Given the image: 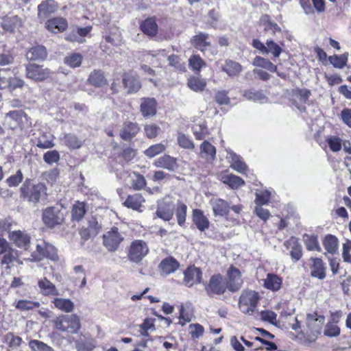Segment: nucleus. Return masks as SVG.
Listing matches in <instances>:
<instances>
[{"instance_id": "obj_40", "label": "nucleus", "mask_w": 351, "mask_h": 351, "mask_svg": "<svg viewBox=\"0 0 351 351\" xmlns=\"http://www.w3.org/2000/svg\"><path fill=\"white\" fill-rule=\"evenodd\" d=\"M145 202V199L140 193H136L132 195H129L124 202V205L133 210H138L142 204Z\"/></svg>"}, {"instance_id": "obj_62", "label": "nucleus", "mask_w": 351, "mask_h": 351, "mask_svg": "<svg viewBox=\"0 0 351 351\" xmlns=\"http://www.w3.org/2000/svg\"><path fill=\"white\" fill-rule=\"evenodd\" d=\"M326 142L333 152H337L341 149L342 140L336 136H330L326 138Z\"/></svg>"}, {"instance_id": "obj_23", "label": "nucleus", "mask_w": 351, "mask_h": 351, "mask_svg": "<svg viewBox=\"0 0 351 351\" xmlns=\"http://www.w3.org/2000/svg\"><path fill=\"white\" fill-rule=\"evenodd\" d=\"M156 215L165 221H169L173 215V208L170 202H161L158 204Z\"/></svg>"}, {"instance_id": "obj_53", "label": "nucleus", "mask_w": 351, "mask_h": 351, "mask_svg": "<svg viewBox=\"0 0 351 351\" xmlns=\"http://www.w3.org/2000/svg\"><path fill=\"white\" fill-rule=\"evenodd\" d=\"M39 306L40 303L38 302L31 301L27 300H19L15 305V307L21 311L32 310Z\"/></svg>"}, {"instance_id": "obj_5", "label": "nucleus", "mask_w": 351, "mask_h": 351, "mask_svg": "<svg viewBox=\"0 0 351 351\" xmlns=\"http://www.w3.org/2000/svg\"><path fill=\"white\" fill-rule=\"evenodd\" d=\"M148 252L149 248L145 241L135 240L130 244L128 256L130 261L138 263L143 259Z\"/></svg>"}, {"instance_id": "obj_36", "label": "nucleus", "mask_w": 351, "mask_h": 351, "mask_svg": "<svg viewBox=\"0 0 351 351\" xmlns=\"http://www.w3.org/2000/svg\"><path fill=\"white\" fill-rule=\"evenodd\" d=\"M191 43L194 47L202 51L207 49L210 45L208 41V35L202 33L194 36L191 38Z\"/></svg>"}, {"instance_id": "obj_16", "label": "nucleus", "mask_w": 351, "mask_h": 351, "mask_svg": "<svg viewBox=\"0 0 351 351\" xmlns=\"http://www.w3.org/2000/svg\"><path fill=\"white\" fill-rule=\"evenodd\" d=\"M58 5L54 0H46L38 6V15L40 19H45L49 14L54 13Z\"/></svg>"}, {"instance_id": "obj_19", "label": "nucleus", "mask_w": 351, "mask_h": 351, "mask_svg": "<svg viewBox=\"0 0 351 351\" xmlns=\"http://www.w3.org/2000/svg\"><path fill=\"white\" fill-rule=\"evenodd\" d=\"M140 128L136 123L128 122L124 123L120 132V136L124 141L134 138L139 132Z\"/></svg>"}, {"instance_id": "obj_24", "label": "nucleus", "mask_w": 351, "mask_h": 351, "mask_svg": "<svg viewBox=\"0 0 351 351\" xmlns=\"http://www.w3.org/2000/svg\"><path fill=\"white\" fill-rule=\"evenodd\" d=\"M22 25L21 19L16 15L5 16L1 23L3 29L5 31L12 32L18 29Z\"/></svg>"}, {"instance_id": "obj_12", "label": "nucleus", "mask_w": 351, "mask_h": 351, "mask_svg": "<svg viewBox=\"0 0 351 351\" xmlns=\"http://www.w3.org/2000/svg\"><path fill=\"white\" fill-rule=\"evenodd\" d=\"M8 237L18 247L27 249L30 243L29 236L21 230L10 232Z\"/></svg>"}, {"instance_id": "obj_1", "label": "nucleus", "mask_w": 351, "mask_h": 351, "mask_svg": "<svg viewBox=\"0 0 351 351\" xmlns=\"http://www.w3.org/2000/svg\"><path fill=\"white\" fill-rule=\"evenodd\" d=\"M51 322L54 328L62 332L75 334L81 328L80 318L75 314L61 315Z\"/></svg>"}, {"instance_id": "obj_59", "label": "nucleus", "mask_w": 351, "mask_h": 351, "mask_svg": "<svg viewBox=\"0 0 351 351\" xmlns=\"http://www.w3.org/2000/svg\"><path fill=\"white\" fill-rule=\"evenodd\" d=\"M243 96L248 100L264 102L267 99L265 95L261 91L245 90Z\"/></svg>"}, {"instance_id": "obj_43", "label": "nucleus", "mask_w": 351, "mask_h": 351, "mask_svg": "<svg viewBox=\"0 0 351 351\" xmlns=\"http://www.w3.org/2000/svg\"><path fill=\"white\" fill-rule=\"evenodd\" d=\"M91 29L92 27L90 26L77 28L76 30H73L72 33L66 37V40L72 42L82 43L84 40L79 36L84 37L86 36L90 32Z\"/></svg>"}, {"instance_id": "obj_20", "label": "nucleus", "mask_w": 351, "mask_h": 351, "mask_svg": "<svg viewBox=\"0 0 351 351\" xmlns=\"http://www.w3.org/2000/svg\"><path fill=\"white\" fill-rule=\"evenodd\" d=\"M215 215L225 216L228 215L230 204L222 199H213L210 201Z\"/></svg>"}, {"instance_id": "obj_15", "label": "nucleus", "mask_w": 351, "mask_h": 351, "mask_svg": "<svg viewBox=\"0 0 351 351\" xmlns=\"http://www.w3.org/2000/svg\"><path fill=\"white\" fill-rule=\"evenodd\" d=\"M153 164L156 167L163 168L171 171H173L178 167L177 159L167 154L155 160Z\"/></svg>"}, {"instance_id": "obj_28", "label": "nucleus", "mask_w": 351, "mask_h": 351, "mask_svg": "<svg viewBox=\"0 0 351 351\" xmlns=\"http://www.w3.org/2000/svg\"><path fill=\"white\" fill-rule=\"evenodd\" d=\"M123 83L124 86L128 89V93L137 92L141 86L139 80L134 75L130 73H126L124 75Z\"/></svg>"}, {"instance_id": "obj_48", "label": "nucleus", "mask_w": 351, "mask_h": 351, "mask_svg": "<svg viewBox=\"0 0 351 351\" xmlns=\"http://www.w3.org/2000/svg\"><path fill=\"white\" fill-rule=\"evenodd\" d=\"M324 322V317L319 316L316 318L314 317L313 315H308L307 317V324L308 328L311 329L313 332H319L322 324Z\"/></svg>"}, {"instance_id": "obj_14", "label": "nucleus", "mask_w": 351, "mask_h": 351, "mask_svg": "<svg viewBox=\"0 0 351 351\" xmlns=\"http://www.w3.org/2000/svg\"><path fill=\"white\" fill-rule=\"evenodd\" d=\"M311 261L312 265L310 267L311 276L319 280L324 279L326 276V267L323 261L319 258H311Z\"/></svg>"}, {"instance_id": "obj_30", "label": "nucleus", "mask_w": 351, "mask_h": 351, "mask_svg": "<svg viewBox=\"0 0 351 351\" xmlns=\"http://www.w3.org/2000/svg\"><path fill=\"white\" fill-rule=\"evenodd\" d=\"M287 249L291 250L290 254L291 257L295 261H298L302 256V247L298 239L291 237L285 243Z\"/></svg>"}, {"instance_id": "obj_39", "label": "nucleus", "mask_w": 351, "mask_h": 351, "mask_svg": "<svg viewBox=\"0 0 351 351\" xmlns=\"http://www.w3.org/2000/svg\"><path fill=\"white\" fill-rule=\"evenodd\" d=\"M178 262L170 257L164 259L160 264L162 272L166 275L175 272L179 267Z\"/></svg>"}, {"instance_id": "obj_63", "label": "nucleus", "mask_w": 351, "mask_h": 351, "mask_svg": "<svg viewBox=\"0 0 351 351\" xmlns=\"http://www.w3.org/2000/svg\"><path fill=\"white\" fill-rule=\"evenodd\" d=\"M29 346L33 351H54L51 346L38 340H31Z\"/></svg>"}, {"instance_id": "obj_22", "label": "nucleus", "mask_w": 351, "mask_h": 351, "mask_svg": "<svg viewBox=\"0 0 351 351\" xmlns=\"http://www.w3.org/2000/svg\"><path fill=\"white\" fill-rule=\"evenodd\" d=\"M200 156L208 162H213L216 158V148L208 141H205L200 145Z\"/></svg>"}, {"instance_id": "obj_2", "label": "nucleus", "mask_w": 351, "mask_h": 351, "mask_svg": "<svg viewBox=\"0 0 351 351\" xmlns=\"http://www.w3.org/2000/svg\"><path fill=\"white\" fill-rule=\"evenodd\" d=\"M260 298L258 293L252 290L242 291L239 300V308L244 314L252 315L255 311Z\"/></svg>"}, {"instance_id": "obj_3", "label": "nucleus", "mask_w": 351, "mask_h": 351, "mask_svg": "<svg viewBox=\"0 0 351 351\" xmlns=\"http://www.w3.org/2000/svg\"><path fill=\"white\" fill-rule=\"evenodd\" d=\"M46 186L43 183L33 184L26 180L21 188L22 196L29 202L37 203L46 195Z\"/></svg>"}, {"instance_id": "obj_47", "label": "nucleus", "mask_w": 351, "mask_h": 351, "mask_svg": "<svg viewBox=\"0 0 351 351\" xmlns=\"http://www.w3.org/2000/svg\"><path fill=\"white\" fill-rule=\"evenodd\" d=\"M61 141L64 145L71 149H78L82 146V141L75 135L71 134H65Z\"/></svg>"}, {"instance_id": "obj_27", "label": "nucleus", "mask_w": 351, "mask_h": 351, "mask_svg": "<svg viewBox=\"0 0 351 351\" xmlns=\"http://www.w3.org/2000/svg\"><path fill=\"white\" fill-rule=\"evenodd\" d=\"M226 158L231 163V167L239 173H243L247 170L246 164L241 160L240 156H237L232 151H227Z\"/></svg>"}, {"instance_id": "obj_29", "label": "nucleus", "mask_w": 351, "mask_h": 351, "mask_svg": "<svg viewBox=\"0 0 351 351\" xmlns=\"http://www.w3.org/2000/svg\"><path fill=\"white\" fill-rule=\"evenodd\" d=\"M143 117L154 116L156 113V101L154 98H145L141 104Z\"/></svg>"}, {"instance_id": "obj_26", "label": "nucleus", "mask_w": 351, "mask_h": 351, "mask_svg": "<svg viewBox=\"0 0 351 351\" xmlns=\"http://www.w3.org/2000/svg\"><path fill=\"white\" fill-rule=\"evenodd\" d=\"M47 49L42 45L30 48L26 53L27 59L30 61L43 60L47 58Z\"/></svg>"}, {"instance_id": "obj_37", "label": "nucleus", "mask_w": 351, "mask_h": 351, "mask_svg": "<svg viewBox=\"0 0 351 351\" xmlns=\"http://www.w3.org/2000/svg\"><path fill=\"white\" fill-rule=\"evenodd\" d=\"M282 279L276 274H268L264 280V286L266 289L273 291H278L282 285Z\"/></svg>"}, {"instance_id": "obj_9", "label": "nucleus", "mask_w": 351, "mask_h": 351, "mask_svg": "<svg viewBox=\"0 0 351 351\" xmlns=\"http://www.w3.org/2000/svg\"><path fill=\"white\" fill-rule=\"evenodd\" d=\"M51 71L36 64H29L26 66V77L36 82H42L49 77Z\"/></svg>"}, {"instance_id": "obj_44", "label": "nucleus", "mask_w": 351, "mask_h": 351, "mask_svg": "<svg viewBox=\"0 0 351 351\" xmlns=\"http://www.w3.org/2000/svg\"><path fill=\"white\" fill-rule=\"evenodd\" d=\"M222 182L230 186L232 189H237L239 186H241L244 184V181L240 177L232 175H224L221 177Z\"/></svg>"}, {"instance_id": "obj_25", "label": "nucleus", "mask_w": 351, "mask_h": 351, "mask_svg": "<svg viewBox=\"0 0 351 351\" xmlns=\"http://www.w3.org/2000/svg\"><path fill=\"white\" fill-rule=\"evenodd\" d=\"M68 24L65 19L53 18L46 23V27L51 32H62L67 28Z\"/></svg>"}, {"instance_id": "obj_60", "label": "nucleus", "mask_w": 351, "mask_h": 351, "mask_svg": "<svg viewBox=\"0 0 351 351\" xmlns=\"http://www.w3.org/2000/svg\"><path fill=\"white\" fill-rule=\"evenodd\" d=\"M266 51L268 54L271 53L274 58H278L282 51V49L274 40H267L266 41Z\"/></svg>"}, {"instance_id": "obj_34", "label": "nucleus", "mask_w": 351, "mask_h": 351, "mask_svg": "<svg viewBox=\"0 0 351 351\" xmlns=\"http://www.w3.org/2000/svg\"><path fill=\"white\" fill-rule=\"evenodd\" d=\"M87 211V206L84 202H76L72 206L71 218L73 221H79L82 219Z\"/></svg>"}, {"instance_id": "obj_61", "label": "nucleus", "mask_w": 351, "mask_h": 351, "mask_svg": "<svg viewBox=\"0 0 351 351\" xmlns=\"http://www.w3.org/2000/svg\"><path fill=\"white\" fill-rule=\"evenodd\" d=\"M189 64L192 70L197 71H199L202 68L206 66V62L197 55H193L189 58Z\"/></svg>"}, {"instance_id": "obj_57", "label": "nucleus", "mask_w": 351, "mask_h": 351, "mask_svg": "<svg viewBox=\"0 0 351 351\" xmlns=\"http://www.w3.org/2000/svg\"><path fill=\"white\" fill-rule=\"evenodd\" d=\"M192 129L197 140H202L208 134V130L204 123L194 125Z\"/></svg>"}, {"instance_id": "obj_31", "label": "nucleus", "mask_w": 351, "mask_h": 351, "mask_svg": "<svg viewBox=\"0 0 351 351\" xmlns=\"http://www.w3.org/2000/svg\"><path fill=\"white\" fill-rule=\"evenodd\" d=\"M52 251H53V247L49 244L45 243L37 244L36 250L32 254V261H38L44 257H47Z\"/></svg>"}, {"instance_id": "obj_58", "label": "nucleus", "mask_w": 351, "mask_h": 351, "mask_svg": "<svg viewBox=\"0 0 351 351\" xmlns=\"http://www.w3.org/2000/svg\"><path fill=\"white\" fill-rule=\"evenodd\" d=\"M271 193L269 191L265 190H256L255 202L258 206L267 204L269 202Z\"/></svg>"}, {"instance_id": "obj_51", "label": "nucleus", "mask_w": 351, "mask_h": 351, "mask_svg": "<svg viewBox=\"0 0 351 351\" xmlns=\"http://www.w3.org/2000/svg\"><path fill=\"white\" fill-rule=\"evenodd\" d=\"M177 141L178 145L186 149H193L195 144L190 137L183 133L179 132L177 136Z\"/></svg>"}, {"instance_id": "obj_4", "label": "nucleus", "mask_w": 351, "mask_h": 351, "mask_svg": "<svg viewBox=\"0 0 351 351\" xmlns=\"http://www.w3.org/2000/svg\"><path fill=\"white\" fill-rule=\"evenodd\" d=\"M43 221L48 228L61 225L64 221V215L58 207H48L43 211Z\"/></svg>"}, {"instance_id": "obj_49", "label": "nucleus", "mask_w": 351, "mask_h": 351, "mask_svg": "<svg viewBox=\"0 0 351 351\" xmlns=\"http://www.w3.org/2000/svg\"><path fill=\"white\" fill-rule=\"evenodd\" d=\"M348 58V53H344L341 55H333L329 56L328 60L335 68L342 69L346 66Z\"/></svg>"}, {"instance_id": "obj_18", "label": "nucleus", "mask_w": 351, "mask_h": 351, "mask_svg": "<svg viewBox=\"0 0 351 351\" xmlns=\"http://www.w3.org/2000/svg\"><path fill=\"white\" fill-rule=\"evenodd\" d=\"M141 31L149 37L155 36L158 30V26L154 17H149L143 21L140 25Z\"/></svg>"}, {"instance_id": "obj_10", "label": "nucleus", "mask_w": 351, "mask_h": 351, "mask_svg": "<svg viewBox=\"0 0 351 351\" xmlns=\"http://www.w3.org/2000/svg\"><path fill=\"white\" fill-rule=\"evenodd\" d=\"M123 239V237L118 232V228H112L104 235V244L108 250L114 252L118 248Z\"/></svg>"}, {"instance_id": "obj_6", "label": "nucleus", "mask_w": 351, "mask_h": 351, "mask_svg": "<svg viewBox=\"0 0 351 351\" xmlns=\"http://www.w3.org/2000/svg\"><path fill=\"white\" fill-rule=\"evenodd\" d=\"M227 287L223 278L220 274H215L210 277L208 282L205 285V291L208 295H222L226 291Z\"/></svg>"}, {"instance_id": "obj_52", "label": "nucleus", "mask_w": 351, "mask_h": 351, "mask_svg": "<svg viewBox=\"0 0 351 351\" xmlns=\"http://www.w3.org/2000/svg\"><path fill=\"white\" fill-rule=\"evenodd\" d=\"M82 56L78 53H73L64 58V63L71 68H76L81 65Z\"/></svg>"}, {"instance_id": "obj_41", "label": "nucleus", "mask_w": 351, "mask_h": 351, "mask_svg": "<svg viewBox=\"0 0 351 351\" xmlns=\"http://www.w3.org/2000/svg\"><path fill=\"white\" fill-rule=\"evenodd\" d=\"M323 244L325 250L330 254H334L338 250V239L332 234H328L325 237Z\"/></svg>"}, {"instance_id": "obj_55", "label": "nucleus", "mask_w": 351, "mask_h": 351, "mask_svg": "<svg viewBox=\"0 0 351 351\" xmlns=\"http://www.w3.org/2000/svg\"><path fill=\"white\" fill-rule=\"evenodd\" d=\"M304 241L306 245V247L309 251H321V247L319 245V242L317 241V237L311 236V235H305Z\"/></svg>"}, {"instance_id": "obj_38", "label": "nucleus", "mask_w": 351, "mask_h": 351, "mask_svg": "<svg viewBox=\"0 0 351 351\" xmlns=\"http://www.w3.org/2000/svg\"><path fill=\"white\" fill-rule=\"evenodd\" d=\"M222 71L228 76L234 77L239 75L242 71V66L237 62L232 60H226L222 66Z\"/></svg>"}, {"instance_id": "obj_11", "label": "nucleus", "mask_w": 351, "mask_h": 351, "mask_svg": "<svg viewBox=\"0 0 351 351\" xmlns=\"http://www.w3.org/2000/svg\"><path fill=\"white\" fill-rule=\"evenodd\" d=\"M201 278L202 271L194 266L189 267L184 272V283L188 287L199 283Z\"/></svg>"}, {"instance_id": "obj_32", "label": "nucleus", "mask_w": 351, "mask_h": 351, "mask_svg": "<svg viewBox=\"0 0 351 351\" xmlns=\"http://www.w3.org/2000/svg\"><path fill=\"white\" fill-rule=\"evenodd\" d=\"M193 221L197 228L201 230L204 231L209 227V221L203 213L198 209H195L193 211Z\"/></svg>"}, {"instance_id": "obj_21", "label": "nucleus", "mask_w": 351, "mask_h": 351, "mask_svg": "<svg viewBox=\"0 0 351 351\" xmlns=\"http://www.w3.org/2000/svg\"><path fill=\"white\" fill-rule=\"evenodd\" d=\"M193 317V309L192 304L189 302L182 304L180 308V321L178 324L182 326L190 322Z\"/></svg>"}, {"instance_id": "obj_35", "label": "nucleus", "mask_w": 351, "mask_h": 351, "mask_svg": "<svg viewBox=\"0 0 351 351\" xmlns=\"http://www.w3.org/2000/svg\"><path fill=\"white\" fill-rule=\"evenodd\" d=\"M88 82L90 84L96 87H101L108 84L104 73L99 70H94L91 72L88 78Z\"/></svg>"}, {"instance_id": "obj_50", "label": "nucleus", "mask_w": 351, "mask_h": 351, "mask_svg": "<svg viewBox=\"0 0 351 351\" xmlns=\"http://www.w3.org/2000/svg\"><path fill=\"white\" fill-rule=\"evenodd\" d=\"M166 149V146L162 143H157L149 146L147 149H145L143 153L144 154L149 158H152L162 153H163Z\"/></svg>"}, {"instance_id": "obj_17", "label": "nucleus", "mask_w": 351, "mask_h": 351, "mask_svg": "<svg viewBox=\"0 0 351 351\" xmlns=\"http://www.w3.org/2000/svg\"><path fill=\"white\" fill-rule=\"evenodd\" d=\"M126 182L127 184L134 190H141L147 184L144 176L136 172L130 173Z\"/></svg>"}, {"instance_id": "obj_45", "label": "nucleus", "mask_w": 351, "mask_h": 351, "mask_svg": "<svg viewBox=\"0 0 351 351\" xmlns=\"http://www.w3.org/2000/svg\"><path fill=\"white\" fill-rule=\"evenodd\" d=\"M3 256L2 257L1 263V265H5L6 269L10 268V264L13 262L17 261L18 259V253L17 251L12 249L10 246L6 250V252H3Z\"/></svg>"}, {"instance_id": "obj_56", "label": "nucleus", "mask_w": 351, "mask_h": 351, "mask_svg": "<svg viewBox=\"0 0 351 351\" xmlns=\"http://www.w3.org/2000/svg\"><path fill=\"white\" fill-rule=\"evenodd\" d=\"M187 206L185 204L182 202L177 203V208L176 211V215L178 220V223L180 226H182L186 221Z\"/></svg>"}, {"instance_id": "obj_33", "label": "nucleus", "mask_w": 351, "mask_h": 351, "mask_svg": "<svg viewBox=\"0 0 351 351\" xmlns=\"http://www.w3.org/2000/svg\"><path fill=\"white\" fill-rule=\"evenodd\" d=\"M52 303L55 308L65 313L73 312L75 307L74 303L70 299L56 298L52 300Z\"/></svg>"}, {"instance_id": "obj_7", "label": "nucleus", "mask_w": 351, "mask_h": 351, "mask_svg": "<svg viewBox=\"0 0 351 351\" xmlns=\"http://www.w3.org/2000/svg\"><path fill=\"white\" fill-rule=\"evenodd\" d=\"M5 124L11 130L22 129L27 122V115L21 110H15L5 114Z\"/></svg>"}, {"instance_id": "obj_64", "label": "nucleus", "mask_w": 351, "mask_h": 351, "mask_svg": "<svg viewBox=\"0 0 351 351\" xmlns=\"http://www.w3.org/2000/svg\"><path fill=\"white\" fill-rule=\"evenodd\" d=\"M189 332L193 339H198L203 335L204 328L199 324H192L189 326Z\"/></svg>"}, {"instance_id": "obj_42", "label": "nucleus", "mask_w": 351, "mask_h": 351, "mask_svg": "<svg viewBox=\"0 0 351 351\" xmlns=\"http://www.w3.org/2000/svg\"><path fill=\"white\" fill-rule=\"evenodd\" d=\"M252 64L254 66L261 67L271 72H276L277 70V66L271 61L261 56H256L253 60Z\"/></svg>"}, {"instance_id": "obj_54", "label": "nucleus", "mask_w": 351, "mask_h": 351, "mask_svg": "<svg viewBox=\"0 0 351 351\" xmlns=\"http://www.w3.org/2000/svg\"><path fill=\"white\" fill-rule=\"evenodd\" d=\"M36 146L42 149H49L54 146L53 136H47L46 134H42L38 138Z\"/></svg>"}, {"instance_id": "obj_8", "label": "nucleus", "mask_w": 351, "mask_h": 351, "mask_svg": "<svg viewBox=\"0 0 351 351\" xmlns=\"http://www.w3.org/2000/svg\"><path fill=\"white\" fill-rule=\"evenodd\" d=\"M243 281L241 278V272L239 269L231 265L226 274V287L230 292L238 291L243 285Z\"/></svg>"}, {"instance_id": "obj_46", "label": "nucleus", "mask_w": 351, "mask_h": 351, "mask_svg": "<svg viewBox=\"0 0 351 351\" xmlns=\"http://www.w3.org/2000/svg\"><path fill=\"white\" fill-rule=\"evenodd\" d=\"M187 85L193 91L199 92L204 90L206 82L204 79L198 77H191L188 80Z\"/></svg>"}, {"instance_id": "obj_13", "label": "nucleus", "mask_w": 351, "mask_h": 351, "mask_svg": "<svg viewBox=\"0 0 351 351\" xmlns=\"http://www.w3.org/2000/svg\"><path fill=\"white\" fill-rule=\"evenodd\" d=\"M38 287L42 295L45 296H55L59 295L58 290L53 283L46 277L38 280Z\"/></svg>"}]
</instances>
